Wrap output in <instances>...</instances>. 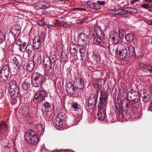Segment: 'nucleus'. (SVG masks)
<instances>
[{
    "label": "nucleus",
    "mask_w": 152,
    "mask_h": 152,
    "mask_svg": "<svg viewBox=\"0 0 152 152\" xmlns=\"http://www.w3.org/2000/svg\"><path fill=\"white\" fill-rule=\"evenodd\" d=\"M44 132V128L43 125L40 123L37 126V133L34 130L28 129L25 134V140L30 144L35 145L39 142L38 135H42Z\"/></svg>",
    "instance_id": "1"
},
{
    "label": "nucleus",
    "mask_w": 152,
    "mask_h": 152,
    "mask_svg": "<svg viewBox=\"0 0 152 152\" xmlns=\"http://www.w3.org/2000/svg\"><path fill=\"white\" fill-rule=\"evenodd\" d=\"M101 96L99 98V102L98 103V112L97 114L98 119L103 121L106 117L105 109L107 103L108 97L107 94L106 92H101Z\"/></svg>",
    "instance_id": "2"
},
{
    "label": "nucleus",
    "mask_w": 152,
    "mask_h": 152,
    "mask_svg": "<svg viewBox=\"0 0 152 152\" xmlns=\"http://www.w3.org/2000/svg\"><path fill=\"white\" fill-rule=\"evenodd\" d=\"M128 101L126 98L121 100L120 97H117L115 100V105L117 110L116 115L120 119H122L124 117L123 107H125L126 113H128L129 106H128Z\"/></svg>",
    "instance_id": "3"
},
{
    "label": "nucleus",
    "mask_w": 152,
    "mask_h": 152,
    "mask_svg": "<svg viewBox=\"0 0 152 152\" xmlns=\"http://www.w3.org/2000/svg\"><path fill=\"white\" fill-rule=\"evenodd\" d=\"M127 97L129 110L132 107L137 108L139 107L140 98L138 91L131 90L128 92Z\"/></svg>",
    "instance_id": "4"
},
{
    "label": "nucleus",
    "mask_w": 152,
    "mask_h": 152,
    "mask_svg": "<svg viewBox=\"0 0 152 152\" xmlns=\"http://www.w3.org/2000/svg\"><path fill=\"white\" fill-rule=\"evenodd\" d=\"M9 87L8 89L9 95L10 96L11 101L14 100L17 96L19 91V88L16 82L14 80H12L9 83Z\"/></svg>",
    "instance_id": "5"
},
{
    "label": "nucleus",
    "mask_w": 152,
    "mask_h": 152,
    "mask_svg": "<svg viewBox=\"0 0 152 152\" xmlns=\"http://www.w3.org/2000/svg\"><path fill=\"white\" fill-rule=\"evenodd\" d=\"M44 76L38 72H34L31 77V84L33 87H39L42 84Z\"/></svg>",
    "instance_id": "6"
},
{
    "label": "nucleus",
    "mask_w": 152,
    "mask_h": 152,
    "mask_svg": "<svg viewBox=\"0 0 152 152\" xmlns=\"http://www.w3.org/2000/svg\"><path fill=\"white\" fill-rule=\"evenodd\" d=\"M56 60V57L55 55H53L51 57L48 56L44 57L43 61V63L47 70H50L52 68H53V65Z\"/></svg>",
    "instance_id": "7"
},
{
    "label": "nucleus",
    "mask_w": 152,
    "mask_h": 152,
    "mask_svg": "<svg viewBox=\"0 0 152 152\" xmlns=\"http://www.w3.org/2000/svg\"><path fill=\"white\" fill-rule=\"evenodd\" d=\"M66 116L63 112L59 113L58 116L54 120L53 125L57 129L63 127V123L66 119Z\"/></svg>",
    "instance_id": "8"
},
{
    "label": "nucleus",
    "mask_w": 152,
    "mask_h": 152,
    "mask_svg": "<svg viewBox=\"0 0 152 152\" xmlns=\"http://www.w3.org/2000/svg\"><path fill=\"white\" fill-rule=\"evenodd\" d=\"M47 96L46 91L44 90H39L34 94L33 101L35 103H37L40 101L43 102L45 100V97Z\"/></svg>",
    "instance_id": "9"
},
{
    "label": "nucleus",
    "mask_w": 152,
    "mask_h": 152,
    "mask_svg": "<svg viewBox=\"0 0 152 152\" xmlns=\"http://www.w3.org/2000/svg\"><path fill=\"white\" fill-rule=\"evenodd\" d=\"M21 32V27L18 24L13 25L10 31V32L12 34L15 41L17 39Z\"/></svg>",
    "instance_id": "10"
},
{
    "label": "nucleus",
    "mask_w": 152,
    "mask_h": 152,
    "mask_svg": "<svg viewBox=\"0 0 152 152\" xmlns=\"http://www.w3.org/2000/svg\"><path fill=\"white\" fill-rule=\"evenodd\" d=\"M97 97V95L96 94H92L90 96L88 104L89 109L92 110L96 107Z\"/></svg>",
    "instance_id": "11"
},
{
    "label": "nucleus",
    "mask_w": 152,
    "mask_h": 152,
    "mask_svg": "<svg viewBox=\"0 0 152 152\" xmlns=\"http://www.w3.org/2000/svg\"><path fill=\"white\" fill-rule=\"evenodd\" d=\"M110 39L113 45H117L119 43L120 38H122L115 31H111L109 35Z\"/></svg>",
    "instance_id": "12"
},
{
    "label": "nucleus",
    "mask_w": 152,
    "mask_h": 152,
    "mask_svg": "<svg viewBox=\"0 0 152 152\" xmlns=\"http://www.w3.org/2000/svg\"><path fill=\"white\" fill-rule=\"evenodd\" d=\"M45 38L42 36H38L35 37L33 40V47L35 49H38L41 46V43L45 41Z\"/></svg>",
    "instance_id": "13"
},
{
    "label": "nucleus",
    "mask_w": 152,
    "mask_h": 152,
    "mask_svg": "<svg viewBox=\"0 0 152 152\" xmlns=\"http://www.w3.org/2000/svg\"><path fill=\"white\" fill-rule=\"evenodd\" d=\"M88 38L86 34L83 32L81 33L77 37V44L80 46L85 45L87 43Z\"/></svg>",
    "instance_id": "14"
},
{
    "label": "nucleus",
    "mask_w": 152,
    "mask_h": 152,
    "mask_svg": "<svg viewBox=\"0 0 152 152\" xmlns=\"http://www.w3.org/2000/svg\"><path fill=\"white\" fill-rule=\"evenodd\" d=\"M115 53L116 55L120 59L125 58L128 55V47H125L121 50H117Z\"/></svg>",
    "instance_id": "15"
},
{
    "label": "nucleus",
    "mask_w": 152,
    "mask_h": 152,
    "mask_svg": "<svg viewBox=\"0 0 152 152\" xmlns=\"http://www.w3.org/2000/svg\"><path fill=\"white\" fill-rule=\"evenodd\" d=\"M80 52L81 57V59L85 61H88L89 60L88 54V50L85 47H82L79 49Z\"/></svg>",
    "instance_id": "16"
},
{
    "label": "nucleus",
    "mask_w": 152,
    "mask_h": 152,
    "mask_svg": "<svg viewBox=\"0 0 152 152\" xmlns=\"http://www.w3.org/2000/svg\"><path fill=\"white\" fill-rule=\"evenodd\" d=\"M74 86L75 88L78 89H81L84 87L83 80L81 78H76L74 81Z\"/></svg>",
    "instance_id": "17"
},
{
    "label": "nucleus",
    "mask_w": 152,
    "mask_h": 152,
    "mask_svg": "<svg viewBox=\"0 0 152 152\" xmlns=\"http://www.w3.org/2000/svg\"><path fill=\"white\" fill-rule=\"evenodd\" d=\"M66 87L67 93L68 95L71 96L75 94V87L72 83L69 82L67 83Z\"/></svg>",
    "instance_id": "18"
},
{
    "label": "nucleus",
    "mask_w": 152,
    "mask_h": 152,
    "mask_svg": "<svg viewBox=\"0 0 152 152\" xmlns=\"http://www.w3.org/2000/svg\"><path fill=\"white\" fill-rule=\"evenodd\" d=\"M141 96L142 97V101L144 103L149 101L151 99V96L148 92L145 89H142L141 91Z\"/></svg>",
    "instance_id": "19"
},
{
    "label": "nucleus",
    "mask_w": 152,
    "mask_h": 152,
    "mask_svg": "<svg viewBox=\"0 0 152 152\" xmlns=\"http://www.w3.org/2000/svg\"><path fill=\"white\" fill-rule=\"evenodd\" d=\"M138 66L140 68L143 72H147L149 71L151 72H152V66L147 65L142 63H140Z\"/></svg>",
    "instance_id": "20"
},
{
    "label": "nucleus",
    "mask_w": 152,
    "mask_h": 152,
    "mask_svg": "<svg viewBox=\"0 0 152 152\" xmlns=\"http://www.w3.org/2000/svg\"><path fill=\"white\" fill-rule=\"evenodd\" d=\"M99 37L95 33H93L91 35V38L92 39H94V42L96 44L100 46H103L104 42L101 40L100 39Z\"/></svg>",
    "instance_id": "21"
},
{
    "label": "nucleus",
    "mask_w": 152,
    "mask_h": 152,
    "mask_svg": "<svg viewBox=\"0 0 152 152\" xmlns=\"http://www.w3.org/2000/svg\"><path fill=\"white\" fill-rule=\"evenodd\" d=\"M87 4L91 9L94 10L99 9L97 2H94L91 1H86Z\"/></svg>",
    "instance_id": "22"
},
{
    "label": "nucleus",
    "mask_w": 152,
    "mask_h": 152,
    "mask_svg": "<svg viewBox=\"0 0 152 152\" xmlns=\"http://www.w3.org/2000/svg\"><path fill=\"white\" fill-rule=\"evenodd\" d=\"M79 120L77 116L71 115L69 120V122L71 125V126H72L76 125Z\"/></svg>",
    "instance_id": "23"
},
{
    "label": "nucleus",
    "mask_w": 152,
    "mask_h": 152,
    "mask_svg": "<svg viewBox=\"0 0 152 152\" xmlns=\"http://www.w3.org/2000/svg\"><path fill=\"white\" fill-rule=\"evenodd\" d=\"M105 82V81L104 79H99L94 83V86L95 88L100 89L102 88V86L104 85Z\"/></svg>",
    "instance_id": "24"
},
{
    "label": "nucleus",
    "mask_w": 152,
    "mask_h": 152,
    "mask_svg": "<svg viewBox=\"0 0 152 152\" xmlns=\"http://www.w3.org/2000/svg\"><path fill=\"white\" fill-rule=\"evenodd\" d=\"M7 129V125L5 123L0 124V136L2 137L5 134Z\"/></svg>",
    "instance_id": "25"
},
{
    "label": "nucleus",
    "mask_w": 152,
    "mask_h": 152,
    "mask_svg": "<svg viewBox=\"0 0 152 152\" xmlns=\"http://www.w3.org/2000/svg\"><path fill=\"white\" fill-rule=\"evenodd\" d=\"M33 61L38 64H40L42 62L41 56L38 53H35L33 56Z\"/></svg>",
    "instance_id": "26"
},
{
    "label": "nucleus",
    "mask_w": 152,
    "mask_h": 152,
    "mask_svg": "<svg viewBox=\"0 0 152 152\" xmlns=\"http://www.w3.org/2000/svg\"><path fill=\"white\" fill-rule=\"evenodd\" d=\"M94 29L96 33L95 34L99 38L104 36V33L99 28L97 27H95Z\"/></svg>",
    "instance_id": "27"
},
{
    "label": "nucleus",
    "mask_w": 152,
    "mask_h": 152,
    "mask_svg": "<svg viewBox=\"0 0 152 152\" xmlns=\"http://www.w3.org/2000/svg\"><path fill=\"white\" fill-rule=\"evenodd\" d=\"M70 104H71V108H72L74 111H77L80 109V105L77 102L73 101L71 102Z\"/></svg>",
    "instance_id": "28"
},
{
    "label": "nucleus",
    "mask_w": 152,
    "mask_h": 152,
    "mask_svg": "<svg viewBox=\"0 0 152 152\" xmlns=\"http://www.w3.org/2000/svg\"><path fill=\"white\" fill-rule=\"evenodd\" d=\"M78 48L77 45L73 43H70V51L73 54H76L77 53Z\"/></svg>",
    "instance_id": "29"
},
{
    "label": "nucleus",
    "mask_w": 152,
    "mask_h": 152,
    "mask_svg": "<svg viewBox=\"0 0 152 152\" xmlns=\"http://www.w3.org/2000/svg\"><path fill=\"white\" fill-rule=\"evenodd\" d=\"M10 69L9 66L7 65H5L2 68L0 73L9 76Z\"/></svg>",
    "instance_id": "30"
},
{
    "label": "nucleus",
    "mask_w": 152,
    "mask_h": 152,
    "mask_svg": "<svg viewBox=\"0 0 152 152\" xmlns=\"http://www.w3.org/2000/svg\"><path fill=\"white\" fill-rule=\"evenodd\" d=\"M33 47L31 45H28L26 48V53L27 54V57L28 58L30 56L31 54Z\"/></svg>",
    "instance_id": "31"
},
{
    "label": "nucleus",
    "mask_w": 152,
    "mask_h": 152,
    "mask_svg": "<svg viewBox=\"0 0 152 152\" xmlns=\"http://www.w3.org/2000/svg\"><path fill=\"white\" fill-rule=\"evenodd\" d=\"M4 142L6 143V144H3L4 151L5 152H10V148L9 146V141L7 139H5L4 140Z\"/></svg>",
    "instance_id": "32"
},
{
    "label": "nucleus",
    "mask_w": 152,
    "mask_h": 152,
    "mask_svg": "<svg viewBox=\"0 0 152 152\" xmlns=\"http://www.w3.org/2000/svg\"><path fill=\"white\" fill-rule=\"evenodd\" d=\"M35 66L34 61L32 60H30L28 63V67L27 70L29 71H31L34 69Z\"/></svg>",
    "instance_id": "33"
},
{
    "label": "nucleus",
    "mask_w": 152,
    "mask_h": 152,
    "mask_svg": "<svg viewBox=\"0 0 152 152\" xmlns=\"http://www.w3.org/2000/svg\"><path fill=\"white\" fill-rule=\"evenodd\" d=\"M45 2L42 1L37 3L36 4V8L38 9L46 8L47 7L45 4Z\"/></svg>",
    "instance_id": "34"
},
{
    "label": "nucleus",
    "mask_w": 152,
    "mask_h": 152,
    "mask_svg": "<svg viewBox=\"0 0 152 152\" xmlns=\"http://www.w3.org/2000/svg\"><path fill=\"white\" fill-rule=\"evenodd\" d=\"M135 37L134 34L132 33H129L125 36V39L127 42H130L133 40Z\"/></svg>",
    "instance_id": "35"
},
{
    "label": "nucleus",
    "mask_w": 152,
    "mask_h": 152,
    "mask_svg": "<svg viewBox=\"0 0 152 152\" xmlns=\"http://www.w3.org/2000/svg\"><path fill=\"white\" fill-rule=\"evenodd\" d=\"M12 63L14 66H15L16 68L18 69L20 67V64L18 59L16 57L13 58L12 60Z\"/></svg>",
    "instance_id": "36"
},
{
    "label": "nucleus",
    "mask_w": 152,
    "mask_h": 152,
    "mask_svg": "<svg viewBox=\"0 0 152 152\" xmlns=\"http://www.w3.org/2000/svg\"><path fill=\"white\" fill-rule=\"evenodd\" d=\"M128 55L131 56H134L135 55V53L134 48L132 46L128 47Z\"/></svg>",
    "instance_id": "37"
},
{
    "label": "nucleus",
    "mask_w": 152,
    "mask_h": 152,
    "mask_svg": "<svg viewBox=\"0 0 152 152\" xmlns=\"http://www.w3.org/2000/svg\"><path fill=\"white\" fill-rule=\"evenodd\" d=\"M92 57L94 59V61L96 62H99L100 60V57L99 56V53L94 52L93 53V55L92 56Z\"/></svg>",
    "instance_id": "38"
},
{
    "label": "nucleus",
    "mask_w": 152,
    "mask_h": 152,
    "mask_svg": "<svg viewBox=\"0 0 152 152\" xmlns=\"http://www.w3.org/2000/svg\"><path fill=\"white\" fill-rule=\"evenodd\" d=\"M9 75L0 73V81L4 82L6 81L8 79Z\"/></svg>",
    "instance_id": "39"
},
{
    "label": "nucleus",
    "mask_w": 152,
    "mask_h": 152,
    "mask_svg": "<svg viewBox=\"0 0 152 152\" xmlns=\"http://www.w3.org/2000/svg\"><path fill=\"white\" fill-rule=\"evenodd\" d=\"M42 103V105L44 107L46 110H51L52 109L51 108L50 104L49 102H45L44 100Z\"/></svg>",
    "instance_id": "40"
},
{
    "label": "nucleus",
    "mask_w": 152,
    "mask_h": 152,
    "mask_svg": "<svg viewBox=\"0 0 152 152\" xmlns=\"http://www.w3.org/2000/svg\"><path fill=\"white\" fill-rule=\"evenodd\" d=\"M126 8H125V7H124L122 9L118 10V9H117V11L119 12L115 14V15L116 16L119 15H126L127 14L126 12Z\"/></svg>",
    "instance_id": "41"
},
{
    "label": "nucleus",
    "mask_w": 152,
    "mask_h": 152,
    "mask_svg": "<svg viewBox=\"0 0 152 152\" xmlns=\"http://www.w3.org/2000/svg\"><path fill=\"white\" fill-rule=\"evenodd\" d=\"M51 111L46 110L44 113L45 116L49 119L51 118L52 117V112Z\"/></svg>",
    "instance_id": "42"
},
{
    "label": "nucleus",
    "mask_w": 152,
    "mask_h": 152,
    "mask_svg": "<svg viewBox=\"0 0 152 152\" xmlns=\"http://www.w3.org/2000/svg\"><path fill=\"white\" fill-rule=\"evenodd\" d=\"M30 86V83H28L27 82L25 81L22 84V88L25 90H27Z\"/></svg>",
    "instance_id": "43"
},
{
    "label": "nucleus",
    "mask_w": 152,
    "mask_h": 152,
    "mask_svg": "<svg viewBox=\"0 0 152 152\" xmlns=\"http://www.w3.org/2000/svg\"><path fill=\"white\" fill-rule=\"evenodd\" d=\"M60 25L62 26L67 27L70 28L71 27V25L67 23L64 22L59 21L58 22Z\"/></svg>",
    "instance_id": "44"
},
{
    "label": "nucleus",
    "mask_w": 152,
    "mask_h": 152,
    "mask_svg": "<svg viewBox=\"0 0 152 152\" xmlns=\"http://www.w3.org/2000/svg\"><path fill=\"white\" fill-rule=\"evenodd\" d=\"M119 35L120 36H121L122 37H124L126 33V30L125 29L122 28L119 29Z\"/></svg>",
    "instance_id": "45"
},
{
    "label": "nucleus",
    "mask_w": 152,
    "mask_h": 152,
    "mask_svg": "<svg viewBox=\"0 0 152 152\" xmlns=\"http://www.w3.org/2000/svg\"><path fill=\"white\" fill-rule=\"evenodd\" d=\"M5 40V37L3 33L0 31V43L3 42Z\"/></svg>",
    "instance_id": "46"
},
{
    "label": "nucleus",
    "mask_w": 152,
    "mask_h": 152,
    "mask_svg": "<svg viewBox=\"0 0 152 152\" xmlns=\"http://www.w3.org/2000/svg\"><path fill=\"white\" fill-rule=\"evenodd\" d=\"M21 66L23 67L24 70L27 69L28 63L26 61H22Z\"/></svg>",
    "instance_id": "47"
},
{
    "label": "nucleus",
    "mask_w": 152,
    "mask_h": 152,
    "mask_svg": "<svg viewBox=\"0 0 152 152\" xmlns=\"http://www.w3.org/2000/svg\"><path fill=\"white\" fill-rule=\"evenodd\" d=\"M97 2L99 7V9L101 8V6L104 5L105 3V1H98Z\"/></svg>",
    "instance_id": "48"
},
{
    "label": "nucleus",
    "mask_w": 152,
    "mask_h": 152,
    "mask_svg": "<svg viewBox=\"0 0 152 152\" xmlns=\"http://www.w3.org/2000/svg\"><path fill=\"white\" fill-rule=\"evenodd\" d=\"M76 10H80L81 11H85L86 10L85 9L83 8H75L71 9V10L73 11H75Z\"/></svg>",
    "instance_id": "49"
},
{
    "label": "nucleus",
    "mask_w": 152,
    "mask_h": 152,
    "mask_svg": "<svg viewBox=\"0 0 152 152\" xmlns=\"http://www.w3.org/2000/svg\"><path fill=\"white\" fill-rule=\"evenodd\" d=\"M131 10L132 14H136L137 13V10L136 8H132Z\"/></svg>",
    "instance_id": "50"
},
{
    "label": "nucleus",
    "mask_w": 152,
    "mask_h": 152,
    "mask_svg": "<svg viewBox=\"0 0 152 152\" xmlns=\"http://www.w3.org/2000/svg\"><path fill=\"white\" fill-rule=\"evenodd\" d=\"M148 4H144L141 5V7L145 9L148 10Z\"/></svg>",
    "instance_id": "51"
},
{
    "label": "nucleus",
    "mask_w": 152,
    "mask_h": 152,
    "mask_svg": "<svg viewBox=\"0 0 152 152\" xmlns=\"http://www.w3.org/2000/svg\"><path fill=\"white\" fill-rule=\"evenodd\" d=\"M4 96V94L2 90L0 88V99H1L2 97Z\"/></svg>",
    "instance_id": "52"
},
{
    "label": "nucleus",
    "mask_w": 152,
    "mask_h": 152,
    "mask_svg": "<svg viewBox=\"0 0 152 152\" xmlns=\"http://www.w3.org/2000/svg\"><path fill=\"white\" fill-rule=\"evenodd\" d=\"M125 8H126V13H129L130 14H131V9L132 8H128V7H125Z\"/></svg>",
    "instance_id": "53"
},
{
    "label": "nucleus",
    "mask_w": 152,
    "mask_h": 152,
    "mask_svg": "<svg viewBox=\"0 0 152 152\" xmlns=\"http://www.w3.org/2000/svg\"><path fill=\"white\" fill-rule=\"evenodd\" d=\"M117 11V10L116 11L115 10H110L109 11V13H112L113 14H114V13L116 12Z\"/></svg>",
    "instance_id": "54"
},
{
    "label": "nucleus",
    "mask_w": 152,
    "mask_h": 152,
    "mask_svg": "<svg viewBox=\"0 0 152 152\" xmlns=\"http://www.w3.org/2000/svg\"><path fill=\"white\" fill-rule=\"evenodd\" d=\"M37 23L39 25L42 26H45V23L44 22H41V21H38L37 22Z\"/></svg>",
    "instance_id": "55"
},
{
    "label": "nucleus",
    "mask_w": 152,
    "mask_h": 152,
    "mask_svg": "<svg viewBox=\"0 0 152 152\" xmlns=\"http://www.w3.org/2000/svg\"><path fill=\"white\" fill-rule=\"evenodd\" d=\"M21 39H18L16 42L15 43L16 45H21Z\"/></svg>",
    "instance_id": "56"
},
{
    "label": "nucleus",
    "mask_w": 152,
    "mask_h": 152,
    "mask_svg": "<svg viewBox=\"0 0 152 152\" xmlns=\"http://www.w3.org/2000/svg\"><path fill=\"white\" fill-rule=\"evenodd\" d=\"M42 13L43 15H47L49 13V12L46 10H42Z\"/></svg>",
    "instance_id": "57"
},
{
    "label": "nucleus",
    "mask_w": 152,
    "mask_h": 152,
    "mask_svg": "<svg viewBox=\"0 0 152 152\" xmlns=\"http://www.w3.org/2000/svg\"><path fill=\"white\" fill-rule=\"evenodd\" d=\"M82 19L83 22L84 23L87 21L88 20V18L87 17H84L83 18H82Z\"/></svg>",
    "instance_id": "58"
},
{
    "label": "nucleus",
    "mask_w": 152,
    "mask_h": 152,
    "mask_svg": "<svg viewBox=\"0 0 152 152\" xmlns=\"http://www.w3.org/2000/svg\"><path fill=\"white\" fill-rule=\"evenodd\" d=\"M148 11L150 12H152V11L150 9L152 8V5L148 4Z\"/></svg>",
    "instance_id": "59"
},
{
    "label": "nucleus",
    "mask_w": 152,
    "mask_h": 152,
    "mask_svg": "<svg viewBox=\"0 0 152 152\" xmlns=\"http://www.w3.org/2000/svg\"><path fill=\"white\" fill-rule=\"evenodd\" d=\"M139 1V0H131L130 1V2L131 4H134V3L135 2H138Z\"/></svg>",
    "instance_id": "60"
},
{
    "label": "nucleus",
    "mask_w": 152,
    "mask_h": 152,
    "mask_svg": "<svg viewBox=\"0 0 152 152\" xmlns=\"http://www.w3.org/2000/svg\"><path fill=\"white\" fill-rule=\"evenodd\" d=\"M78 23L79 24L83 23L82 19H80L77 20Z\"/></svg>",
    "instance_id": "61"
},
{
    "label": "nucleus",
    "mask_w": 152,
    "mask_h": 152,
    "mask_svg": "<svg viewBox=\"0 0 152 152\" xmlns=\"http://www.w3.org/2000/svg\"><path fill=\"white\" fill-rule=\"evenodd\" d=\"M19 51L21 52H23L22 48H23L22 46H21V45H19Z\"/></svg>",
    "instance_id": "62"
},
{
    "label": "nucleus",
    "mask_w": 152,
    "mask_h": 152,
    "mask_svg": "<svg viewBox=\"0 0 152 152\" xmlns=\"http://www.w3.org/2000/svg\"><path fill=\"white\" fill-rule=\"evenodd\" d=\"M147 23L150 25H152V21L151 20H148L147 22Z\"/></svg>",
    "instance_id": "63"
},
{
    "label": "nucleus",
    "mask_w": 152,
    "mask_h": 152,
    "mask_svg": "<svg viewBox=\"0 0 152 152\" xmlns=\"http://www.w3.org/2000/svg\"><path fill=\"white\" fill-rule=\"evenodd\" d=\"M26 42H23L22 44H21V46H22L23 48H24V47L26 45Z\"/></svg>",
    "instance_id": "64"
}]
</instances>
